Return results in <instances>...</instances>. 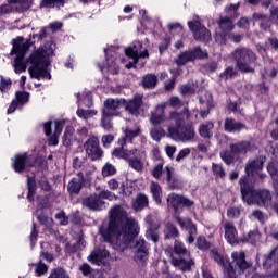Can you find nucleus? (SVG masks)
Instances as JSON below:
<instances>
[{
	"instance_id": "obj_28",
	"label": "nucleus",
	"mask_w": 278,
	"mask_h": 278,
	"mask_svg": "<svg viewBox=\"0 0 278 278\" xmlns=\"http://www.w3.org/2000/svg\"><path fill=\"white\" fill-rule=\"evenodd\" d=\"M81 186H84V173H78L77 177L70 181L67 190L71 194H78L81 190Z\"/></svg>"
},
{
	"instance_id": "obj_60",
	"label": "nucleus",
	"mask_w": 278,
	"mask_h": 278,
	"mask_svg": "<svg viewBox=\"0 0 278 278\" xmlns=\"http://www.w3.org/2000/svg\"><path fill=\"white\" fill-rule=\"evenodd\" d=\"M106 186L109 188V190H112L113 192L118 190V188L121 187V184L118 182V180L116 178H111L108 182Z\"/></svg>"
},
{
	"instance_id": "obj_29",
	"label": "nucleus",
	"mask_w": 278,
	"mask_h": 278,
	"mask_svg": "<svg viewBox=\"0 0 278 278\" xmlns=\"http://www.w3.org/2000/svg\"><path fill=\"white\" fill-rule=\"evenodd\" d=\"M144 207H149V197L144 193H138L132 201V208L135 212H142Z\"/></svg>"
},
{
	"instance_id": "obj_63",
	"label": "nucleus",
	"mask_w": 278,
	"mask_h": 278,
	"mask_svg": "<svg viewBox=\"0 0 278 278\" xmlns=\"http://www.w3.org/2000/svg\"><path fill=\"white\" fill-rule=\"evenodd\" d=\"M100 201H103V199H108L109 201H112L114 199V193L110 190H103L98 194Z\"/></svg>"
},
{
	"instance_id": "obj_17",
	"label": "nucleus",
	"mask_w": 278,
	"mask_h": 278,
	"mask_svg": "<svg viewBox=\"0 0 278 278\" xmlns=\"http://www.w3.org/2000/svg\"><path fill=\"white\" fill-rule=\"evenodd\" d=\"M222 227L224 229V238L228 244H238V229L232 222L227 219L222 220Z\"/></svg>"
},
{
	"instance_id": "obj_45",
	"label": "nucleus",
	"mask_w": 278,
	"mask_h": 278,
	"mask_svg": "<svg viewBox=\"0 0 278 278\" xmlns=\"http://www.w3.org/2000/svg\"><path fill=\"white\" fill-rule=\"evenodd\" d=\"M34 268H35V274L37 277H42V275H47L49 267L47 266V264L42 263V261H40L37 264H33Z\"/></svg>"
},
{
	"instance_id": "obj_62",
	"label": "nucleus",
	"mask_w": 278,
	"mask_h": 278,
	"mask_svg": "<svg viewBox=\"0 0 278 278\" xmlns=\"http://www.w3.org/2000/svg\"><path fill=\"white\" fill-rule=\"evenodd\" d=\"M197 245L202 251H205V250L210 249V243L207 242V240L204 237H199L198 238Z\"/></svg>"
},
{
	"instance_id": "obj_3",
	"label": "nucleus",
	"mask_w": 278,
	"mask_h": 278,
	"mask_svg": "<svg viewBox=\"0 0 278 278\" xmlns=\"http://www.w3.org/2000/svg\"><path fill=\"white\" fill-rule=\"evenodd\" d=\"M213 260L224 268V278H238V273L233 269V265L238 268L239 274L245 273V275H251L253 273V265L251 262L247 261V254L244 251H235L231 253V263L227 257L223 256L216 251H212Z\"/></svg>"
},
{
	"instance_id": "obj_49",
	"label": "nucleus",
	"mask_w": 278,
	"mask_h": 278,
	"mask_svg": "<svg viewBox=\"0 0 278 278\" xmlns=\"http://www.w3.org/2000/svg\"><path fill=\"white\" fill-rule=\"evenodd\" d=\"M106 66H108V70L112 73V75H118V65L116 64L115 58L108 56Z\"/></svg>"
},
{
	"instance_id": "obj_10",
	"label": "nucleus",
	"mask_w": 278,
	"mask_h": 278,
	"mask_svg": "<svg viewBox=\"0 0 278 278\" xmlns=\"http://www.w3.org/2000/svg\"><path fill=\"white\" fill-rule=\"evenodd\" d=\"M84 149L86 151V155L92 160V162H97V160H101L103 157V150L101 146H99V138L90 137L84 143Z\"/></svg>"
},
{
	"instance_id": "obj_39",
	"label": "nucleus",
	"mask_w": 278,
	"mask_h": 278,
	"mask_svg": "<svg viewBox=\"0 0 278 278\" xmlns=\"http://www.w3.org/2000/svg\"><path fill=\"white\" fill-rule=\"evenodd\" d=\"M165 239L170 240V238H177L179 236V230H177V227L173 224H166L165 226Z\"/></svg>"
},
{
	"instance_id": "obj_57",
	"label": "nucleus",
	"mask_w": 278,
	"mask_h": 278,
	"mask_svg": "<svg viewBox=\"0 0 278 278\" xmlns=\"http://www.w3.org/2000/svg\"><path fill=\"white\" fill-rule=\"evenodd\" d=\"M11 87H12V80L9 78L1 77V81H0L1 92H5V90H10Z\"/></svg>"
},
{
	"instance_id": "obj_16",
	"label": "nucleus",
	"mask_w": 278,
	"mask_h": 278,
	"mask_svg": "<svg viewBox=\"0 0 278 278\" xmlns=\"http://www.w3.org/2000/svg\"><path fill=\"white\" fill-rule=\"evenodd\" d=\"M167 205L173 207L174 212H178L179 205H182L184 207H192L194 202L184 195L170 193L167 195Z\"/></svg>"
},
{
	"instance_id": "obj_24",
	"label": "nucleus",
	"mask_w": 278,
	"mask_h": 278,
	"mask_svg": "<svg viewBox=\"0 0 278 278\" xmlns=\"http://www.w3.org/2000/svg\"><path fill=\"white\" fill-rule=\"evenodd\" d=\"M83 205H85V207H88V210L99 212L103 210V207H105V202H103V200H100L99 194L93 193L83 201Z\"/></svg>"
},
{
	"instance_id": "obj_33",
	"label": "nucleus",
	"mask_w": 278,
	"mask_h": 278,
	"mask_svg": "<svg viewBox=\"0 0 278 278\" xmlns=\"http://www.w3.org/2000/svg\"><path fill=\"white\" fill-rule=\"evenodd\" d=\"M150 191L155 203H157V205H161L162 204V187L160 186V184L155 181H151Z\"/></svg>"
},
{
	"instance_id": "obj_30",
	"label": "nucleus",
	"mask_w": 278,
	"mask_h": 278,
	"mask_svg": "<svg viewBox=\"0 0 278 278\" xmlns=\"http://www.w3.org/2000/svg\"><path fill=\"white\" fill-rule=\"evenodd\" d=\"M230 149L232 153H236V155L240 153L245 154L253 150V144H251L249 141H242L239 143L230 144Z\"/></svg>"
},
{
	"instance_id": "obj_41",
	"label": "nucleus",
	"mask_w": 278,
	"mask_h": 278,
	"mask_svg": "<svg viewBox=\"0 0 278 278\" xmlns=\"http://www.w3.org/2000/svg\"><path fill=\"white\" fill-rule=\"evenodd\" d=\"M76 114L78 118H83V121H88V118H92L93 116H97L98 112L97 110L78 109L76 111Z\"/></svg>"
},
{
	"instance_id": "obj_51",
	"label": "nucleus",
	"mask_w": 278,
	"mask_h": 278,
	"mask_svg": "<svg viewBox=\"0 0 278 278\" xmlns=\"http://www.w3.org/2000/svg\"><path fill=\"white\" fill-rule=\"evenodd\" d=\"M267 170L271 176V179H274V188L278 190V170L275 168V164L268 165Z\"/></svg>"
},
{
	"instance_id": "obj_7",
	"label": "nucleus",
	"mask_w": 278,
	"mask_h": 278,
	"mask_svg": "<svg viewBox=\"0 0 278 278\" xmlns=\"http://www.w3.org/2000/svg\"><path fill=\"white\" fill-rule=\"evenodd\" d=\"M231 55L241 73H255L257 56L251 49L237 48Z\"/></svg>"
},
{
	"instance_id": "obj_4",
	"label": "nucleus",
	"mask_w": 278,
	"mask_h": 278,
	"mask_svg": "<svg viewBox=\"0 0 278 278\" xmlns=\"http://www.w3.org/2000/svg\"><path fill=\"white\" fill-rule=\"evenodd\" d=\"M53 43H46L31 53L27 64H30L28 73L33 79H51V74L47 72V64H49V58H53Z\"/></svg>"
},
{
	"instance_id": "obj_2",
	"label": "nucleus",
	"mask_w": 278,
	"mask_h": 278,
	"mask_svg": "<svg viewBox=\"0 0 278 278\" xmlns=\"http://www.w3.org/2000/svg\"><path fill=\"white\" fill-rule=\"evenodd\" d=\"M188 118H190V110H188V108H184L180 112H169V121H173L174 124L168 125L167 134L172 140H175L176 142H192V140H194V136H197L194 126H181Z\"/></svg>"
},
{
	"instance_id": "obj_19",
	"label": "nucleus",
	"mask_w": 278,
	"mask_h": 278,
	"mask_svg": "<svg viewBox=\"0 0 278 278\" xmlns=\"http://www.w3.org/2000/svg\"><path fill=\"white\" fill-rule=\"evenodd\" d=\"M144 222L148 225L146 237L154 242V244L157 243L160 240V232H157V229H160V223L155 222V218L152 215H148L144 218Z\"/></svg>"
},
{
	"instance_id": "obj_46",
	"label": "nucleus",
	"mask_w": 278,
	"mask_h": 278,
	"mask_svg": "<svg viewBox=\"0 0 278 278\" xmlns=\"http://www.w3.org/2000/svg\"><path fill=\"white\" fill-rule=\"evenodd\" d=\"M261 238H262V235L260 233V230L254 229L248 233V237L245 240H247V242H250V244H257V242H260Z\"/></svg>"
},
{
	"instance_id": "obj_38",
	"label": "nucleus",
	"mask_w": 278,
	"mask_h": 278,
	"mask_svg": "<svg viewBox=\"0 0 278 278\" xmlns=\"http://www.w3.org/2000/svg\"><path fill=\"white\" fill-rule=\"evenodd\" d=\"M164 173V160H160L156 165L153 166L151 170L152 177L154 179H157L160 181V178L162 177V174Z\"/></svg>"
},
{
	"instance_id": "obj_48",
	"label": "nucleus",
	"mask_w": 278,
	"mask_h": 278,
	"mask_svg": "<svg viewBox=\"0 0 278 278\" xmlns=\"http://www.w3.org/2000/svg\"><path fill=\"white\" fill-rule=\"evenodd\" d=\"M220 159L223 160V162H225V164L229 165L233 162V160H236V153L233 151L226 150L220 152Z\"/></svg>"
},
{
	"instance_id": "obj_20",
	"label": "nucleus",
	"mask_w": 278,
	"mask_h": 278,
	"mask_svg": "<svg viewBox=\"0 0 278 278\" xmlns=\"http://www.w3.org/2000/svg\"><path fill=\"white\" fill-rule=\"evenodd\" d=\"M108 257H110V252L105 248L99 247L94 248L88 260L91 264H96V266H103L108 262Z\"/></svg>"
},
{
	"instance_id": "obj_13",
	"label": "nucleus",
	"mask_w": 278,
	"mask_h": 278,
	"mask_svg": "<svg viewBox=\"0 0 278 278\" xmlns=\"http://www.w3.org/2000/svg\"><path fill=\"white\" fill-rule=\"evenodd\" d=\"M189 29L192 31L194 39L199 42H210L212 34L207 30L205 26L201 25V22L193 21L188 22Z\"/></svg>"
},
{
	"instance_id": "obj_52",
	"label": "nucleus",
	"mask_w": 278,
	"mask_h": 278,
	"mask_svg": "<svg viewBox=\"0 0 278 278\" xmlns=\"http://www.w3.org/2000/svg\"><path fill=\"white\" fill-rule=\"evenodd\" d=\"M112 175H116V167L110 163H106L102 168V176L112 177Z\"/></svg>"
},
{
	"instance_id": "obj_58",
	"label": "nucleus",
	"mask_w": 278,
	"mask_h": 278,
	"mask_svg": "<svg viewBox=\"0 0 278 278\" xmlns=\"http://www.w3.org/2000/svg\"><path fill=\"white\" fill-rule=\"evenodd\" d=\"M236 77V70L233 67H227L224 73L220 74L222 79H231Z\"/></svg>"
},
{
	"instance_id": "obj_47",
	"label": "nucleus",
	"mask_w": 278,
	"mask_h": 278,
	"mask_svg": "<svg viewBox=\"0 0 278 278\" xmlns=\"http://www.w3.org/2000/svg\"><path fill=\"white\" fill-rule=\"evenodd\" d=\"M27 186H28L27 199L28 201L31 202L34 201V197L36 194V180L31 177H28Z\"/></svg>"
},
{
	"instance_id": "obj_8",
	"label": "nucleus",
	"mask_w": 278,
	"mask_h": 278,
	"mask_svg": "<svg viewBox=\"0 0 278 278\" xmlns=\"http://www.w3.org/2000/svg\"><path fill=\"white\" fill-rule=\"evenodd\" d=\"M29 47H31V43L29 40L23 38V37H17L16 39H13V48H12V53L15 56L13 67L15 70V73H25L27 71V65L24 63L25 59V53L29 51Z\"/></svg>"
},
{
	"instance_id": "obj_56",
	"label": "nucleus",
	"mask_w": 278,
	"mask_h": 278,
	"mask_svg": "<svg viewBox=\"0 0 278 278\" xmlns=\"http://www.w3.org/2000/svg\"><path fill=\"white\" fill-rule=\"evenodd\" d=\"M197 90L194 89V86L192 85H184L180 87V94L186 97L187 94H194Z\"/></svg>"
},
{
	"instance_id": "obj_21",
	"label": "nucleus",
	"mask_w": 278,
	"mask_h": 278,
	"mask_svg": "<svg viewBox=\"0 0 278 278\" xmlns=\"http://www.w3.org/2000/svg\"><path fill=\"white\" fill-rule=\"evenodd\" d=\"M125 103V99H108L106 101H104V116L116 115V111L118 110V108H121V105H124Z\"/></svg>"
},
{
	"instance_id": "obj_64",
	"label": "nucleus",
	"mask_w": 278,
	"mask_h": 278,
	"mask_svg": "<svg viewBox=\"0 0 278 278\" xmlns=\"http://www.w3.org/2000/svg\"><path fill=\"white\" fill-rule=\"evenodd\" d=\"M270 21L275 23V25H278V7L270 8Z\"/></svg>"
},
{
	"instance_id": "obj_25",
	"label": "nucleus",
	"mask_w": 278,
	"mask_h": 278,
	"mask_svg": "<svg viewBox=\"0 0 278 278\" xmlns=\"http://www.w3.org/2000/svg\"><path fill=\"white\" fill-rule=\"evenodd\" d=\"M275 264H278V245L268 254L264 255L263 268L265 270H270Z\"/></svg>"
},
{
	"instance_id": "obj_37",
	"label": "nucleus",
	"mask_w": 278,
	"mask_h": 278,
	"mask_svg": "<svg viewBox=\"0 0 278 278\" xmlns=\"http://www.w3.org/2000/svg\"><path fill=\"white\" fill-rule=\"evenodd\" d=\"M134 260L138 266H144L147 260H149V250L148 251H135Z\"/></svg>"
},
{
	"instance_id": "obj_32",
	"label": "nucleus",
	"mask_w": 278,
	"mask_h": 278,
	"mask_svg": "<svg viewBox=\"0 0 278 278\" xmlns=\"http://www.w3.org/2000/svg\"><path fill=\"white\" fill-rule=\"evenodd\" d=\"M176 223H178L180 227H192L191 232L187 238V242L189 244H192V242H194V237H192V233H197V227L194 226V224L190 219L184 220L181 217H177Z\"/></svg>"
},
{
	"instance_id": "obj_59",
	"label": "nucleus",
	"mask_w": 278,
	"mask_h": 278,
	"mask_svg": "<svg viewBox=\"0 0 278 278\" xmlns=\"http://www.w3.org/2000/svg\"><path fill=\"white\" fill-rule=\"evenodd\" d=\"M110 116H106L103 114L102 119H101V127L105 129L106 131H112V123L110 122Z\"/></svg>"
},
{
	"instance_id": "obj_34",
	"label": "nucleus",
	"mask_w": 278,
	"mask_h": 278,
	"mask_svg": "<svg viewBox=\"0 0 278 278\" xmlns=\"http://www.w3.org/2000/svg\"><path fill=\"white\" fill-rule=\"evenodd\" d=\"M126 162H128V166H130L132 170H136V173H142V170H144V162L138 156H129Z\"/></svg>"
},
{
	"instance_id": "obj_53",
	"label": "nucleus",
	"mask_w": 278,
	"mask_h": 278,
	"mask_svg": "<svg viewBox=\"0 0 278 278\" xmlns=\"http://www.w3.org/2000/svg\"><path fill=\"white\" fill-rule=\"evenodd\" d=\"M167 186L169 190H179L181 189L182 184L181 180L174 175L167 182Z\"/></svg>"
},
{
	"instance_id": "obj_6",
	"label": "nucleus",
	"mask_w": 278,
	"mask_h": 278,
	"mask_svg": "<svg viewBox=\"0 0 278 278\" xmlns=\"http://www.w3.org/2000/svg\"><path fill=\"white\" fill-rule=\"evenodd\" d=\"M241 186V194L242 199L248 205H260L264 207H268L270 203H273V195L270 191L263 189V190H255L249 187V178L243 177L240 179Z\"/></svg>"
},
{
	"instance_id": "obj_43",
	"label": "nucleus",
	"mask_w": 278,
	"mask_h": 278,
	"mask_svg": "<svg viewBox=\"0 0 278 278\" xmlns=\"http://www.w3.org/2000/svg\"><path fill=\"white\" fill-rule=\"evenodd\" d=\"M142 84L146 88H155L157 85V76L153 74H147L143 76Z\"/></svg>"
},
{
	"instance_id": "obj_50",
	"label": "nucleus",
	"mask_w": 278,
	"mask_h": 278,
	"mask_svg": "<svg viewBox=\"0 0 278 278\" xmlns=\"http://www.w3.org/2000/svg\"><path fill=\"white\" fill-rule=\"evenodd\" d=\"M212 170L215 179H223L225 177V169L223 168V165L213 163Z\"/></svg>"
},
{
	"instance_id": "obj_54",
	"label": "nucleus",
	"mask_w": 278,
	"mask_h": 278,
	"mask_svg": "<svg viewBox=\"0 0 278 278\" xmlns=\"http://www.w3.org/2000/svg\"><path fill=\"white\" fill-rule=\"evenodd\" d=\"M48 278H71V277L68 276V274H66V270L58 267L51 271V274Z\"/></svg>"
},
{
	"instance_id": "obj_26",
	"label": "nucleus",
	"mask_w": 278,
	"mask_h": 278,
	"mask_svg": "<svg viewBox=\"0 0 278 278\" xmlns=\"http://www.w3.org/2000/svg\"><path fill=\"white\" fill-rule=\"evenodd\" d=\"M247 126L244 124L237 122L236 119L228 117L225 119L224 129L229 134H236L238 131H242Z\"/></svg>"
},
{
	"instance_id": "obj_42",
	"label": "nucleus",
	"mask_w": 278,
	"mask_h": 278,
	"mask_svg": "<svg viewBox=\"0 0 278 278\" xmlns=\"http://www.w3.org/2000/svg\"><path fill=\"white\" fill-rule=\"evenodd\" d=\"M174 175H175V169H173V167L165 166L163 169V174L159 178V181H162V184H167L170 181Z\"/></svg>"
},
{
	"instance_id": "obj_40",
	"label": "nucleus",
	"mask_w": 278,
	"mask_h": 278,
	"mask_svg": "<svg viewBox=\"0 0 278 278\" xmlns=\"http://www.w3.org/2000/svg\"><path fill=\"white\" fill-rule=\"evenodd\" d=\"M166 108H172L173 110H179V108H184V101L179 99L177 96H172L166 102Z\"/></svg>"
},
{
	"instance_id": "obj_31",
	"label": "nucleus",
	"mask_w": 278,
	"mask_h": 278,
	"mask_svg": "<svg viewBox=\"0 0 278 278\" xmlns=\"http://www.w3.org/2000/svg\"><path fill=\"white\" fill-rule=\"evenodd\" d=\"M142 134V130L140 129V126H136L135 128L126 127L124 129V137L121 138V140H125V143L132 142L134 138H138Z\"/></svg>"
},
{
	"instance_id": "obj_36",
	"label": "nucleus",
	"mask_w": 278,
	"mask_h": 278,
	"mask_svg": "<svg viewBox=\"0 0 278 278\" xmlns=\"http://www.w3.org/2000/svg\"><path fill=\"white\" fill-rule=\"evenodd\" d=\"M212 129H214V124L208 122L200 125L199 134L202 138H212Z\"/></svg>"
},
{
	"instance_id": "obj_15",
	"label": "nucleus",
	"mask_w": 278,
	"mask_h": 278,
	"mask_svg": "<svg viewBox=\"0 0 278 278\" xmlns=\"http://www.w3.org/2000/svg\"><path fill=\"white\" fill-rule=\"evenodd\" d=\"M228 14L231 15L233 14V16L229 17V16H224L220 17L218 21V26L219 29H222V31H224L225 34H227V31H231V29H233V20L238 16V4H230L228 8Z\"/></svg>"
},
{
	"instance_id": "obj_55",
	"label": "nucleus",
	"mask_w": 278,
	"mask_h": 278,
	"mask_svg": "<svg viewBox=\"0 0 278 278\" xmlns=\"http://www.w3.org/2000/svg\"><path fill=\"white\" fill-rule=\"evenodd\" d=\"M64 1H66V0H42L40 7L41 8H55L56 3H60V5H64Z\"/></svg>"
},
{
	"instance_id": "obj_61",
	"label": "nucleus",
	"mask_w": 278,
	"mask_h": 278,
	"mask_svg": "<svg viewBox=\"0 0 278 278\" xmlns=\"http://www.w3.org/2000/svg\"><path fill=\"white\" fill-rule=\"evenodd\" d=\"M55 218L60 222V225H68V217L66 216V213H64V211L56 213Z\"/></svg>"
},
{
	"instance_id": "obj_14",
	"label": "nucleus",
	"mask_w": 278,
	"mask_h": 278,
	"mask_svg": "<svg viewBox=\"0 0 278 278\" xmlns=\"http://www.w3.org/2000/svg\"><path fill=\"white\" fill-rule=\"evenodd\" d=\"M264 168V162L260 159L249 161L245 165V173L248 177H258L261 181L266 179V174L262 173Z\"/></svg>"
},
{
	"instance_id": "obj_44",
	"label": "nucleus",
	"mask_w": 278,
	"mask_h": 278,
	"mask_svg": "<svg viewBox=\"0 0 278 278\" xmlns=\"http://www.w3.org/2000/svg\"><path fill=\"white\" fill-rule=\"evenodd\" d=\"M17 104L25 105L26 103H29V92L27 91H17L15 93V99Z\"/></svg>"
},
{
	"instance_id": "obj_18",
	"label": "nucleus",
	"mask_w": 278,
	"mask_h": 278,
	"mask_svg": "<svg viewBox=\"0 0 278 278\" xmlns=\"http://www.w3.org/2000/svg\"><path fill=\"white\" fill-rule=\"evenodd\" d=\"M34 166V157L24 154H16L13 159V168L15 173H23L24 169Z\"/></svg>"
},
{
	"instance_id": "obj_22",
	"label": "nucleus",
	"mask_w": 278,
	"mask_h": 278,
	"mask_svg": "<svg viewBox=\"0 0 278 278\" xmlns=\"http://www.w3.org/2000/svg\"><path fill=\"white\" fill-rule=\"evenodd\" d=\"M126 112L132 114L134 116H138L140 114V108H142V96H135L130 100H125V104H123Z\"/></svg>"
},
{
	"instance_id": "obj_23",
	"label": "nucleus",
	"mask_w": 278,
	"mask_h": 278,
	"mask_svg": "<svg viewBox=\"0 0 278 278\" xmlns=\"http://www.w3.org/2000/svg\"><path fill=\"white\" fill-rule=\"evenodd\" d=\"M118 144L119 147L115 148L113 151L114 157L128 161L129 157H131V155H136V153H138L137 149H132V150L125 149V144H127L125 143V139H119Z\"/></svg>"
},
{
	"instance_id": "obj_12",
	"label": "nucleus",
	"mask_w": 278,
	"mask_h": 278,
	"mask_svg": "<svg viewBox=\"0 0 278 278\" xmlns=\"http://www.w3.org/2000/svg\"><path fill=\"white\" fill-rule=\"evenodd\" d=\"M207 58V52L201 50V48H194L191 51H185L180 53L176 59V64L178 66H184V64H188V62H192L194 60H203Z\"/></svg>"
},
{
	"instance_id": "obj_27",
	"label": "nucleus",
	"mask_w": 278,
	"mask_h": 278,
	"mask_svg": "<svg viewBox=\"0 0 278 278\" xmlns=\"http://www.w3.org/2000/svg\"><path fill=\"white\" fill-rule=\"evenodd\" d=\"M12 12H25L31 8V0H8Z\"/></svg>"
},
{
	"instance_id": "obj_1",
	"label": "nucleus",
	"mask_w": 278,
	"mask_h": 278,
	"mask_svg": "<svg viewBox=\"0 0 278 278\" xmlns=\"http://www.w3.org/2000/svg\"><path fill=\"white\" fill-rule=\"evenodd\" d=\"M138 222L127 216V211L121 205L110 210V220L106 227L100 229L105 242H110L115 251H125L127 247L135 251H149V243L138 236Z\"/></svg>"
},
{
	"instance_id": "obj_35",
	"label": "nucleus",
	"mask_w": 278,
	"mask_h": 278,
	"mask_svg": "<svg viewBox=\"0 0 278 278\" xmlns=\"http://www.w3.org/2000/svg\"><path fill=\"white\" fill-rule=\"evenodd\" d=\"M150 136L152 140H155V142H160V140H162V138L166 136V130L157 125H154V127H152L150 130Z\"/></svg>"
},
{
	"instance_id": "obj_5",
	"label": "nucleus",
	"mask_w": 278,
	"mask_h": 278,
	"mask_svg": "<svg viewBox=\"0 0 278 278\" xmlns=\"http://www.w3.org/2000/svg\"><path fill=\"white\" fill-rule=\"evenodd\" d=\"M166 255L170 257L172 265L181 273H190L192 266H194V258L190 255L186 245L176 240L173 247L165 250Z\"/></svg>"
},
{
	"instance_id": "obj_11",
	"label": "nucleus",
	"mask_w": 278,
	"mask_h": 278,
	"mask_svg": "<svg viewBox=\"0 0 278 278\" xmlns=\"http://www.w3.org/2000/svg\"><path fill=\"white\" fill-rule=\"evenodd\" d=\"M170 113L168 117L166 116V103L162 102L157 104L154 111L151 112L150 123L151 125H162V123H169L168 125H174L175 122L170 121Z\"/></svg>"
},
{
	"instance_id": "obj_9",
	"label": "nucleus",
	"mask_w": 278,
	"mask_h": 278,
	"mask_svg": "<svg viewBox=\"0 0 278 278\" xmlns=\"http://www.w3.org/2000/svg\"><path fill=\"white\" fill-rule=\"evenodd\" d=\"M141 49H142V42L140 41H135L134 46H130L125 49V54L127 55V58H130L132 60V62H129L128 64H126V68H136V64H138V60L142 58L143 59L149 58V50L144 49L143 51H141Z\"/></svg>"
}]
</instances>
